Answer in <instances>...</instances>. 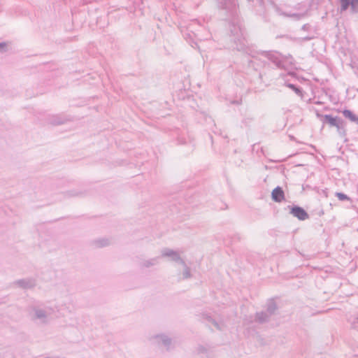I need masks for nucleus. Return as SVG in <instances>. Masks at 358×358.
Here are the masks:
<instances>
[{
    "label": "nucleus",
    "instance_id": "1",
    "mask_svg": "<svg viewBox=\"0 0 358 358\" xmlns=\"http://www.w3.org/2000/svg\"><path fill=\"white\" fill-rule=\"evenodd\" d=\"M218 8L224 10L226 15L231 17L229 24L230 31L238 50H244L247 44L244 36V30L237 16V0H218Z\"/></svg>",
    "mask_w": 358,
    "mask_h": 358
},
{
    "label": "nucleus",
    "instance_id": "2",
    "mask_svg": "<svg viewBox=\"0 0 358 358\" xmlns=\"http://www.w3.org/2000/svg\"><path fill=\"white\" fill-rule=\"evenodd\" d=\"M54 313L53 308L45 304H34L28 308V315L30 320L41 326L50 324Z\"/></svg>",
    "mask_w": 358,
    "mask_h": 358
},
{
    "label": "nucleus",
    "instance_id": "3",
    "mask_svg": "<svg viewBox=\"0 0 358 358\" xmlns=\"http://www.w3.org/2000/svg\"><path fill=\"white\" fill-rule=\"evenodd\" d=\"M261 55L275 64L278 68L287 69L293 64V58L282 57L281 55L273 51H262Z\"/></svg>",
    "mask_w": 358,
    "mask_h": 358
},
{
    "label": "nucleus",
    "instance_id": "4",
    "mask_svg": "<svg viewBox=\"0 0 358 358\" xmlns=\"http://www.w3.org/2000/svg\"><path fill=\"white\" fill-rule=\"evenodd\" d=\"M150 339L152 343L159 348H163L167 351L172 348V340L166 334H157L152 336Z\"/></svg>",
    "mask_w": 358,
    "mask_h": 358
},
{
    "label": "nucleus",
    "instance_id": "5",
    "mask_svg": "<svg viewBox=\"0 0 358 358\" xmlns=\"http://www.w3.org/2000/svg\"><path fill=\"white\" fill-rule=\"evenodd\" d=\"M162 257H169L170 261L183 264L184 259L180 257L179 251L166 248L161 251Z\"/></svg>",
    "mask_w": 358,
    "mask_h": 358
},
{
    "label": "nucleus",
    "instance_id": "6",
    "mask_svg": "<svg viewBox=\"0 0 358 358\" xmlns=\"http://www.w3.org/2000/svg\"><path fill=\"white\" fill-rule=\"evenodd\" d=\"M196 26L199 27V25L198 24L196 20H194L191 24L188 25L185 31L183 29L181 30L185 39L189 43L193 41L194 38H199V39H201L199 36V34L195 33L194 31V27Z\"/></svg>",
    "mask_w": 358,
    "mask_h": 358
},
{
    "label": "nucleus",
    "instance_id": "7",
    "mask_svg": "<svg viewBox=\"0 0 358 358\" xmlns=\"http://www.w3.org/2000/svg\"><path fill=\"white\" fill-rule=\"evenodd\" d=\"M290 213L294 217H297L299 220H305L309 217L307 212L301 207L294 206L291 208Z\"/></svg>",
    "mask_w": 358,
    "mask_h": 358
},
{
    "label": "nucleus",
    "instance_id": "8",
    "mask_svg": "<svg viewBox=\"0 0 358 358\" xmlns=\"http://www.w3.org/2000/svg\"><path fill=\"white\" fill-rule=\"evenodd\" d=\"M69 120H70L69 118L65 117L63 115H54L50 116L48 118V121L49 124L55 126V125H59V124H64L65 122H66L67 121H69Z\"/></svg>",
    "mask_w": 358,
    "mask_h": 358
},
{
    "label": "nucleus",
    "instance_id": "9",
    "mask_svg": "<svg viewBox=\"0 0 358 358\" xmlns=\"http://www.w3.org/2000/svg\"><path fill=\"white\" fill-rule=\"evenodd\" d=\"M15 284L23 289H31L35 287L36 280L34 278H25L18 280Z\"/></svg>",
    "mask_w": 358,
    "mask_h": 358
},
{
    "label": "nucleus",
    "instance_id": "10",
    "mask_svg": "<svg viewBox=\"0 0 358 358\" xmlns=\"http://www.w3.org/2000/svg\"><path fill=\"white\" fill-rule=\"evenodd\" d=\"M271 198L275 202L280 203L285 199V193L282 187L278 186L271 192Z\"/></svg>",
    "mask_w": 358,
    "mask_h": 358
},
{
    "label": "nucleus",
    "instance_id": "11",
    "mask_svg": "<svg viewBox=\"0 0 358 358\" xmlns=\"http://www.w3.org/2000/svg\"><path fill=\"white\" fill-rule=\"evenodd\" d=\"M322 117L323 122L329 124L331 127L338 126V123L341 120L340 117H333L331 115H324L322 116Z\"/></svg>",
    "mask_w": 358,
    "mask_h": 358
},
{
    "label": "nucleus",
    "instance_id": "12",
    "mask_svg": "<svg viewBox=\"0 0 358 358\" xmlns=\"http://www.w3.org/2000/svg\"><path fill=\"white\" fill-rule=\"evenodd\" d=\"M159 257H156L150 259L144 260L141 263V266L142 268H149L153 266H155L159 264Z\"/></svg>",
    "mask_w": 358,
    "mask_h": 358
},
{
    "label": "nucleus",
    "instance_id": "13",
    "mask_svg": "<svg viewBox=\"0 0 358 358\" xmlns=\"http://www.w3.org/2000/svg\"><path fill=\"white\" fill-rule=\"evenodd\" d=\"M270 316L266 312H259L256 313L255 320L259 323H265L269 320Z\"/></svg>",
    "mask_w": 358,
    "mask_h": 358
},
{
    "label": "nucleus",
    "instance_id": "14",
    "mask_svg": "<svg viewBox=\"0 0 358 358\" xmlns=\"http://www.w3.org/2000/svg\"><path fill=\"white\" fill-rule=\"evenodd\" d=\"M180 265H182V266L183 267L182 277L180 278V279L186 280L192 277L190 268L187 265L185 261L183 262V264H180Z\"/></svg>",
    "mask_w": 358,
    "mask_h": 358
},
{
    "label": "nucleus",
    "instance_id": "15",
    "mask_svg": "<svg viewBox=\"0 0 358 358\" xmlns=\"http://www.w3.org/2000/svg\"><path fill=\"white\" fill-rule=\"evenodd\" d=\"M343 115L345 117L349 119L351 122L356 123L358 125V116L355 115L350 110H344L343 111Z\"/></svg>",
    "mask_w": 358,
    "mask_h": 358
},
{
    "label": "nucleus",
    "instance_id": "16",
    "mask_svg": "<svg viewBox=\"0 0 358 358\" xmlns=\"http://www.w3.org/2000/svg\"><path fill=\"white\" fill-rule=\"evenodd\" d=\"M276 309L277 306L275 302L273 300L269 301L267 303L266 313L270 317L274 314Z\"/></svg>",
    "mask_w": 358,
    "mask_h": 358
},
{
    "label": "nucleus",
    "instance_id": "17",
    "mask_svg": "<svg viewBox=\"0 0 358 358\" xmlns=\"http://www.w3.org/2000/svg\"><path fill=\"white\" fill-rule=\"evenodd\" d=\"M345 122L341 119L340 122L338 123V126H336L335 127L337 128V131L340 134L345 135Z\"/></svg>",
    "mask_w": 358,
    "mask_h": 358
},
{
    "label": "nucleus",
    "instance_id": "18",
    "mask_svg": "<svg viewBox=\"0 0 358 358\" xmlns=\"http://www.w3.org/2000/svg\"><path fill=\"white\" fill-rule=\"evenodd\" d=\"M109 243L107 239H99L94 241V244L97 248H101L108 245Z\"/></svg>",
    "mask_w": 358,
    "mask_h": 358
},
{
    "label": "nucleus",
    "instance_id": "19",
    "mask_svg": "<svg viewBox=\"0 0 358 358\" xmlns=\"http://www.w3.org/2000/svg\"><path fill=\"white\" fill-rule=\"evenodd\" d=\"M351 0H341V11H345L350 6Z\"/></svg>",
    "mask_w": 358,
    "mask_h": 358
},
{
    "label": "nucleus",
    "instance_id": "20",
    "mask_svg": "<svg viewBox=\"0 0 358 358\" xmlns=\"http://www.w3.org/2000/svg\"><path fill=\"white\" fill-rule=\"evenodd\" d=\"M286 86L290 89H292V90H294L295 92V93L298 95H302V91L300 88L297 87L296 86H295L294 84H291V83H287L286 84Z\"/></svg>",
    "mask_w": 358,
    "mask_h": 358
},
{
    "label": "nucleus",
    "instance_id": "21",
    "mask_svg": "<svg viewBox=\"0 0 358 358\" xmlns=\"http://www.w3.org/2000/svg\"><path fill=\"white\" fill-rule=\"evenodd\" d=\"M350 6L351 7V10L353 13L358 12V0H351Z\"/></svg>",
    "mask_w": 358,
    "mask_h": 358
},
{
    "label": "nucleus",
    "instance_id": "22",
    "mask_svg": "<svg viewBox=\"0 0 358 358\" xmlns=\"http://www.w3.org/2000/svg\"><path fill=\"white\" fill-rule=\"evenodd\" d=\"M336 196L340 200V201H350V198L342 192H336Z\"/></svg>",
    "mask_w": 358,
    "mask_h": 358
},
{
    "label": "nucleus",
    "instance_id": "23",
    "mask_svg": "<svg viewBox=\"0 0 358 358\" xmlns=\"http://www.w3.org/2000/svg\"><path fill=\"white\" fill-rule=\"evenodd\" d=\"M209 321L212 322V324L219 330H222L223 329V324H219L215 320L212 319L210 317L208 318Z\"/></svg>",
    "mask_w": 358,
    "mask_h": 358
},
{
    "label": "nucleus",
    "instance_id": "24",
    "mask_svg": "<svg viewBox=\"0 0 358 358\" xmlns=\"http://www.w3.org/2000/svg\"><path fill=\"white\" fill-rule=\"evenodd\" d=\"M69 196H79L83 194L81 192H78L77 190H71L67 192Z\"/></svg>",
    "mask_w": 358,
    "mask_h": 358
},
{
    "label": "nucleus",
    "instance_id": "25",
    "mask_svg": "<svg viewBox=\"0 0 358 358\" xmlns=\"http://www.w3.org/2000/svg\"><path fill=\"white\" fill-rule=\"evenodd\" d=\"M208 351V349L203 345H199L196 349V352L197 354H202V353H206Z\"/></svg>",
    "mask_w": 358,
    "mask_h": 358
},
{
    "label": "nucleus",
    "instance_id": "26",
    "mask_svg": "<svg viewBox=\"0 0 358 358\" xmlns=\"http://www.w3.org/2000/svg\"><path fill=\"white\" fill-rule=\"evenodd\" d=\"M348 321L351 323L352 327L354 329H357L358 327L356 326V323H358V317H350L348 319Z\"/></svg>",
    "mask_w": 358,
    "mask_h": 358
},
{
    "label": "nucleus",
    "instance_id": "27",
    "mask_svg": "<svg viewBox=\"0 0 358 358\" xmlns=\"http://www.w3.org/2000/svg\"><path fill=\"white\" fill-rule=\"evenodd\" d=\"M7 51V43L5 42L0 43V52H6Z\"/></svg>",
    "mask_w": 358,
    "mask_h": 358
},
{
    "label": "nucleus",
    "instance_id": "28",
    "mask_svg": "<svg viewBox=\"0 0 358 358\" xmlns=\"http://www.w3.org/2000/svg\"><path fill=\"white\" fill-rule=\"evenodd\" d=\"M308 27H309V25H308V24H303V25L302 26V28H301V29H302L303 30L306 31V30H308Z\"/></svg>",
    "mask_w": 358,
    "mask_h": 358
},
{
    "label": "nucleus",
    "instance_id": "29",
    "mask_svg": "<svg viewBox=\"0 0 358 358\" xmlns=\"http://www.w3.org/2000/svg\"><path fill=\"white\" fill-rule=\"evenodd\" d=\"M312 38H313V37H306V38H304V40L309 41V40H310Z\"/></svg>",
    "mask_w": 358,
    "mask_h": 358
}]
</instances>
